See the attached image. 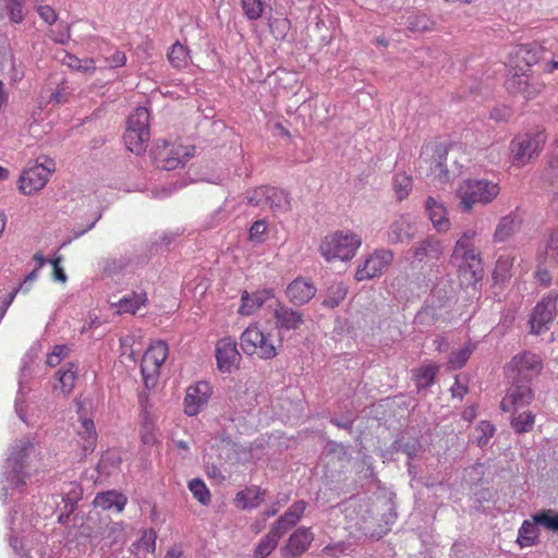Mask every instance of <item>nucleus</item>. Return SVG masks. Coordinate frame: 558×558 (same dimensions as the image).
Instances as JSON below:
<instances>
[{
  "instance_id": "obj_1",
  "label": "nucleus",
  "mask_w": 558,
  "mask_h": 558,
  "mask_svg": "<svg viewBox=\"0 0 558 558\" xmlns=\"http://www.w3.org/2000/svg\"><path fill=\"white\" fill-rule=\"evenodd\" d=\"M37 458L35 446L28 439H20L11 446L0 482L3 501L22 489L29 476L31 465Z\"/></svg>"
},
{
  "instance_id": "obj_2",
  "label": "nucleus",
  "mask_w": 558,
  "mask_h": 558,
  "mask_svg": "<svg viewBox=\"0 0 558 558\" xmlns=\"http://www.w3.org/2000/svg\"><path fill=\"white\" fill-rule=\"evenodd\" d=\"M498 182L481 179L463 180L457 189V197L460 201V208L464 213H470L475 206H486L492 204L500 194Z\"/></svg>"
},
{
  "instance_id": "obj_3",
  "label": "nucleus",
  "mask_w": 558,
  "mask_h": 558,
  "mask_svg": "<svg viewBox=\"0 0 558 558\" xmlns=\"http://www.w3.org/2000/svg\"><path fill=\"white\" fill-rule=\"evenodd\" d=\"M362 239L350 230H339L326 235L320 243L319 251L326 260H349L354 257Z\"/></svg>"
},
{
  "instance_id": "obj_4",
  "label": "nucleus",
  "mask_w": 558,
  "mask_h": 558,
  "mask_svg": "<svg viewBox=\"0 0 558 558\" xmlns=\"http://www.w3.org/2000/svg\"><path fill=\"white\" fill-rule=\"evenodd\" d=\"M149 138V112L145 107H138L128 118L125 145L133 154L141 155L146 150Z\"/></svg>"
},
{
  "instance_id": "obj_5",
  "label": "nucleus",
  "mask_w": 558,
  "mask_h": 558,
  "mask_svg": "<svg viewBox=\"0 0 558 558\" xmlns=\"http://www.w3.org/2000/svg\"><path fill=\"white\" fill-rule=\"evenodd\" d=\"M241 348L247 355H257L270 360L277 355L281 339L276 340L271 333H266L257 325H250L241 335Z\"/></svg>"
},
{
  "instance_id": "obj_6",
  "label": "nucleus",
  "mask_w": 558,
  "mask_h": 558,
  "mask_svg": "<svg viewBox=\"0 0 558 558\" xmlns=\"http://www.w3.org/2000/svg\"><path fill=\"white\" fill-rule=\"evenodd\" d=\"M193 154L194 147L192 146L158 141L153 150V158L157 168L170 171L184 166Z\"/></svg>"
},
{
  "instance_id": "obj_7",
  "label": "nucleus",
  "mask_w": 558,
  "mask_h": 558,
  "mask_svg": "<svg viewBox=\"0 0 558 558\" xmlns=\"http://www.w3.org/2000/svg\"><path fill=\"white\" fill-rule=\"evenodd\" d=\"M546 141L543 132L515 136L509 145V160L512 166L523 167L542 150Z\"/></svg>"
},
{
  "instance_id": "obj_8",
  "label": "nucleus",
  "mask_w": 558,
  "mask_h": 558,
  "mask_svg": "<svg viewBox=\"0 0 558 558\" xmlns=\"http://www.w3.org/2000/svg\"><path fill=\"white\" fill-rule=\"evenodd\" d=\"M168 356V344L163 341H156L146 350L141 362L143 381L147 389L156 386L160 368Z\"/></svg>"
},
{
  "instance_id": "obj_9",
  "label": "nucleus",
  "mask_w": 558,
  "mask_h": 558,
  "mask_svg": "<svg viewBox=\"0 0 558 558\" xmlns=\"http://www.w3.org/2000/svg\"><path fill=\"white\" fill-rule=\"evenodd\" d=\"M43 161L37 159L36 163L26 170L20 177V191L25 195H32L40 191L48 182L49 175L56 170L53 159L43 157Z\"/></svg>"
},
{
  "instance_id": "obj_10",
  "label": "nucleus",
  "mask_w": 558,
  "mask_h": 558,
  "mask_svg": "<svg viewBox=\"0 0 558 558\" xmlns=\"http://www.w3.org/2000/svg\"><path fill=\"white\" fill-rule=\"evenodd\" d=\"M543 369L542 359L530 351L514 355L508 364L512 380L530 384Z\"/></svg>"
},
{
  "instance_id": "obj_11",
  "label": "nucleus",
  "mask_w": 558,
  "mask_h": 558,
  "mask_svg": "<svg viewBox=\"0 0 558 558\" xmlns=\"http://www.w3.org/2000/svg\"><path fill=\"white\" fill-rule=\"evenodd\" d=\"M557 313L558 293L550 291L541 299L531 314V331L535 335H541L548 330Z\"/></svg>"
},
{
  "instance_id": "obj_12",
  "label": "nucleus",
  "mask_w": 558,
  "mask_h": 558,
  "mask_svg": "<svg viewBox=\"0 0 558 558\" xmlns=\"http://www.w3.org/2000/svg\"><path fill=\"white\" fill-rule=\"evenodd\" d=\"M451 263L469 283H475L483 277L482 257L476 248L462 250L460 252L453 250Z\"/></svg>"
},
{
  "instance_id": "obj_13",
  "label": "nucleus",
  "mask_w": 558,
  "mask_h": 558,
  "mask_svg": "<svg viewBox=\"0 0 558 558\" xmlns=\"http://www.w3.org/2000/svg\"><path fill=\"white\" fill-rule=\"evenodd\" d=\"M533 399L534 392L530 384L512 380L506 396L500 402V409L504 412H518L529 405Z\"/></svg>"
},
{
  "instance_id": "obj_14",
  "label": "nucleus",
  "mask_w": 558,
  "mask_h": 558,
  "mask_svg": "<svg viewBox=\"0 0 558 558\" xmlns=\"http://www.w3.org/2000/svg\"><path fill=\"white\" fill-rule=\"evenodd\" d=\"M393 253L389 250H377L369 255L355 272L357 281L368 280L383 274V271L391 264Z\"/></svg>"
},
{
  "instance_id": "obj_15",
  "label": "nucleus",
  "mask_w": 558,
  "mask_h": 558,
  "mask_svg": "<svg viewBox=\"0 0 558 558\" xmlns=\"http://www.w3.org/2000/svg\"><path fill=\"white\" fill-rule=\"evenodd\" d=\"M272 316L275 329H277L279 336L286 331L296 330L304 324L303 313L281 301H276L272 307Z\"/></svg>"
},
{
  "instance_id": "obj_16",
  "label": "nucleus",
  "mask_w": 558,
  "mask_h": 558,
  "mask_svg": "<svg viewBox=\"0 0 558 558\" xmlns=\"http://www.w3.org/2000/svg\"><path fill=\"white\" fill-rule=\"evenodd\" d=\"M83 489L76 482L69 483L63 489V508L57 510L58 523H69L78 520V513H75V505L81 500Z\"/></svg>"
},
{
  "instance_id": "obj_17",
  "label": "nucleus",
  "mask_w": 558,
  "mask_h": 558,
  "mask_svg": "<svg viewBox=\"0 0 558 558\" xmlns=\"http://www.w3.org/2000/svg\"><path fill=\"white\" fill-rule=\"evenodd\" d=\"M410 253L413 263H430L438 260L444 253V245L440 240L435 236H427L424 240L415 243Z\"/></svg>"
},
{
  "instance_id": "obj_18",
  "label": "nucleus",
  "mask_w": 558,
  "mask_h": 558,
  "mask_svg": "<svg viewBox=\"0 0 558 558\" xmlns=\"http://www.w3.org/2000/svg\"><path fill=\"white\" fill-rule=\"evenodd\" d=\"M211 389L208 383L199 381L186 389L184 412L189 416L197 415L207 404Z\"/></svg>"
},
{
  "instance_id": "obj_19",
  "label": "nucleus",
  "mask_w": 558,
  "mask_h": 558,
  "mask_svg": "<svg viewBox=\"0 0 558 558\" xmlns=\"http://www.w3.org/2000/svg\"><path fill=\"white\" fill-rule=\"evenodd\" d=\"M241 355L236 348V342L231 337L220 339L216 344V360L218 368L221 372L230 373L236 367Z\"/></svg>"
},
{
  "instance_id": "obj_20",
  "label": "nucleus",
  "mask_w": 558,
  "mask_h": 558,
  "mask_svg": "<svg viewBox=\"0 0 558 558\" xmlns=\"http://www.w3.org/2000/svg\"><path fill=\"white\" fill-rule=\"evenodd\" d=\"M315 284L304 278H295L286 288V296L294 306L307 304L316 294Z\"/></svg>"
},
{
  "instance_id": "obj_21",
  "label": "nucleus",
  "mask_w": 558,
  "mask_h": 558,
  "mask_svg": "<svg viewBox=\"0 0 558 558\" xmlns=\"http://www.w3.org/2000/svg\"><path fill=\"white\" fill-rule=\"evenodd\" d=\"M314 536L310 529H299L290 535L286 545L280 549L282 558H299L310 547Z\"/></svg>"
},
{
  "instance_id": "obj_22",
  "label": "nucleus",
  "mask_w": 558,
  "mask_h": 558,
  "mask_svg": "<svg viewBox=\"0 0 558 558\" xmlns=\"http://www.w3.org/2000/svg\"><path fill=\"white\" fill-rule=\"evenodd\" d=\"M415 218L410 215H400L389 226L387 235L392 244L409 242L414 238Z\"/></svg>"
},
{
  "instance_id": "obj_23",
  "label": "nucleus",
  "mask_w": 558,
  "mask_h": 558,
  "mask_svg": "<svg viewBox=\"0 0 558 558\" xmlns=\"http://www.w3.org/2000/svg\"><path fill=\"white\" fill-rule=\"evenodd\" d=\"M522 220L515 211L501 217L496 225L493 242H508L521 228Z\"/></svg>"
},
{
  "instance_id": "obj_24",
  "label": "nucleus",
  "mask_w": 558,
  "mask_h": 558,
  "mask_svg": "<svg viewBox=\"0 0 558 558\" xmlns=\"http://www.w3.org/2000/svg\"><path fill=\"white\" fill-rule=\"evenodd\" d=\"M78 367L75 363L69 362L61 366L56 373V381L52 385L54 391L69 396L77 380Z\"/></svg>"
},
{
  "instance_id": "obj_25",
  "label": "nucleus",
  "mask_w": 558,
  "mask_h": 558,
  "mask_svg": "<svg viewBox=\"0 0 558 558\" xmlns=\"http://www.w3.org/2000/svg\"><path fill=\"white\" fill-rule=\"evenodd\" d=\"M148 396L140 395V436L144 445L150 446L156 442L154 417L147 409Z\"/></svg>"
},
{
  "instance_id": "obj_26",
  "label": "nucleus",
  "mask_w": 558,
  "mask_h": 558,
  "mask_svg": "<svg viewBox=\"0 0 558 558\" xmlns=\"http://www.w3.org/2000/svg\"><path fill=\"white\" fill-rule=\"evenodd\" d=\"M272 298L274 291L271 289L256 291L252 294L247 291H243L241 294V306L239 307V313L243 316H250Z\"/></svg>"
},
{
  "instance_id": "obj_27",
  "label": "nucleus",
  "mask_w": 558,
  "mask_h": 558,
  "mask_svg": "<svg viewBox=\"0 0 558 558\" xmlns=\"http://www.w3.org/2000/svg\"><path fill=\"white\" fill-rule=\"evenodd\" d=\"M425 208L437 232L445 233L450 229V221L447 217L448 214L444 204L429 196L426 199Z\"/></svg>"
},
{
  "instance_id": "obj_28",
  "label": "nucleus",
  "mask_w": 558,
  "mask_h": 558,
  "mask_svg": "<svg viewBox=\"0 0 558 558\" xmlns=\"http://www.w3.org/2000/svg\"><path fill=\"white\" fill-rule=\"evenodd\" d=\"M128 502L126 496L117 490H107L97 494L94 499L95 508L107 510L112 513H120Z\"/></svg>"
},
{
  "instance_id": "obj_29",
  "label": "nucleus",
  "mask_w": 558,
  "mask_h": 558,
  "mask_svg": "<svg viewBox=\"0 0 558 558\" xmlns=\"http://www.w3.org/2000/svg\"><path fill=\"white\" fill-rule=\"evenodd\" d=\"M266 490L259 486H250L239 492L234 498V505L239 509L247 510L259 506L264 500Z\"/></svg>"
},
{
  "instance_id": "obj_30",
  "label": "nucleus",
  "mask_w": 558,
  "mask_h": 558,
  "mask_svg": "<svg viewBox=\"0 0 558 558\" xmlns=\"http://www.w3.org/2000/svg\"><path fill=\"white\" fill-rule=\"evenodd\" d=\"M286 533L284 525H274L269 533L260 539L254 550L255 558H266L276 548L278 541Z\"/></svg>"
},
{
  "instance_id": "obj_31",
  "label": "nucleus",
  "mask_w": 558,
  "mask_h": 558,
  "mask_svg": "<svg viewBox=\"0 0 558 558\" xmlns=\"http://www.w3.org/2000/svg\"><path fill=\"white\" fill-rule=\"evenodd\" d=\"M77 436L82 441L83 454L87 456L92 453L97 442V433L94 422L89 418H82L77 426Z\"/></svg>"
},
{
  "instance_id": "obj_32",
  "label": "nucleus",
  "mask_w": 558,
  "mask_h": 558,
  "mask_svg": "<svg viewBox=\"0 0 558 558\" xmlns=\"http://www.w3.org/2000/svg\"><path fill=\"white\" fill-rule=\"evenodd\" d=\"M147 302V294L144 291H132L121 298L112 305L118 308L119 313L135 314Z\"/></svg>"
},
{
  "instance_id": "obj_33",
  "label": "nucleus",
  "mask_w": 558,
  "mask_h": 558,
  "mask_svg": "<svg viewBox=\"0 0 558 558\" xmlns=\"http://www.w3.org/2000/svg\"><path fill=\"white\" fill-rule=\"evenodd\" d=\"M267 207L274 213H287L291 208L289 194L282 189L269 186Z\"/></svg>"
},
{
  "instance_id": "obj_34",
  "label": "nucleus",
  "mask_w": 558,
  "mask_h": 558,
  "mask_svg": "<svg viewBox=\"0 0 558 558\" xmlns=\"http://www.w3.org/2000/svg\"><path fill=\"white\" fill-rule=\"evenodd\" d=\"M446 156V148L440 145L436 146L434 149V157L436 159L429 167L434 179L437 180L440 184L447 183L450 179L449 171L445 165Z\"/></svg>"
},
{
  "instance_id": "obj_35",
  "label": "nucleus",
  "mask_w": 558,
  "mask_h": 558,
  "mask_svg": "<svg viewBox=\"0 0 558 558\" xmlns=\"http://www.w3.org/2000/svg\"><path fill=\"white\" fill-rule=\"evenodd\" d=\"M529 77L526 70H523L519 64H515V66L509 71L506 80V87L512 94H522L523 89L526 88Z\"/></svg>"
},
{
  "instance_id": "obj_36",
  "label": "nucleus",
  "mask_w": 558,
  "mask_h": 558,
  "mask_svg": "<svg viewBox=\"0 0 558 558\" xmlns=\"http://www.w3.org/2000/svg\"><path fill=\"white\" fill-rule=\"evenodd\" d=\"M348 287L343 282H332L328 286L323 305L328 308H335L345 299Z\"/></svg>"
},
{
  "instance_id": "obj_37",
  "label": "nucleus",
  "mask_w": 558,
  "mask_h": 558,
  "mask_svg": "<svg viewBox=\"0 0 558 558\" xmlns=\"http://www.w3.org/2000/svg\"><path fill=\"white\" fill-rule=\"evenodd\" d=\"M514 256L511 254H501L495 265L494 279L496 281H505L513 275Z\"/></svg>"
},
{
  "instance_id": "obj_38",
  "label": "nucleus",
  "mask_w": 558,
  "mask_h": 558,
  "mask_svg": "<svg viewBox=\"0 0 558 558\" xmlns=\"http://www.w3.org/2000/svg\"><path fill=\"white\" fill-rule=\"evenodd\" d=\"M535 422V415L532 411L525 410L523 412H515L513 411V414L511 416V427L515 430L518 434L527 433L530 432Z\"/></svg>"
},
{
  "instance_id": "obj_39",
  "label": "nucleus",
  "mask_w": 558,
  "mask_h": 558,
  "mask_svg": "<svg viewBox=\"0 0 558 558\" xmlns=\"http://www.w3.org/2000/svg\"><path fill=\"white\" fill-rule=\"evenodd\" d=\"M168 60L173 68L183 69L189 64L190 54L180 41H175L168 51Z\"/></svg>"
},
{
  "instance_id": "obj_40",
  "label": "nucleus",
  "mask_w": 558,
  "mask_h": 558,
  "mask_svg": "<svg viewBox=\"0 0 558 558\" xmlns=\"http://www.w3.org/2000/svg\"><path fill=\"white\" fill-rule=\"evenodd\" d=\"M515 58L519 62H523L527 68L536 64L541 59V50L537 46H520L515 50Z\"/></svg>"
},
{
  "instance_id": "obj_41",
  "label": "nucleus",
  "mask_w": 558,
  "mask_h": 558,
  "mask_svg": "<svg viewBox=\"0 0 558 558\" xmlns=\"http://www.w3.org/2000/svg\"><path fill=\"white\" fill-rule=\"evenodd\" d=\"M484 472H485V465L482 463H476L468 470V476L474 486L473 487L474 494L480 495L478 499L487 500L493 497V492L489 489H485V492L483 494H480V490H478L480 484L477 483V482L482 481V476L484 475Z\"/></svg>"
},
{
  "instance_id": "obj_42",
  "label": "nucleus",
  "mask_w": 558,
  "mask_h": 558,
  "mask_svg": "<svg viewBox=\"0 0 558 558\" xmlns=\"http://www.w3.org/2000/svg\"><path fill=\"white\" fill-rule=\"evenodd\" d=\"M63 63L69 68L80 71L84 74H93L96 70L94 59H80L76 56L66 53Z\"/></svg>"
},
{
  "instance_id": "obj_43",
  "label": "nucleus",
  "mask_w": 558,
  "mask_h": 558,
  "mask_svg": "<svg viewBox=\"0 0 558 558\" xmlns=\"http://www.w3.org/2000/svg\"><path fill=\"white\" fill-rule=\"evenodd\" d=\"M436 371V367L428 365L423 366L414 372L413 380L417 390L427 388L434 383Z\"/></svg>"
},
{
  "instance_id": "obj_44",
  "label": "nucleus",
  "mask_w": 558,
  "mask_h": 558,
  "mask_svg": "<svg viewBox=\"0 0 558 558\" xmlns=\"http://www.w3.org/2000/svg\"><path fill=\"white\" fill-rule=\"evenodd\" d=\"M474 347L470 343L462 347L460 350L452 352L448 360V366L450 369H460L462 368L466 362L469 361Z\"/></svg>"
},
{
  "instance_id": "obj_45",
  "label": "nucleus",
  "mask_w": 558,
  "mask_h": 558,
  "mask_svg": "<svg viewBox=\"0 0 558 558\" xmlns=\"http://www.w3.org/2000/svg\"><path fill=\"white\" fill-rule=\"evenodd\" d=\"M412 185H413V183H412L411 175H409L404 172L397 173L393 178V189H395L398 199H400V201L408 197V195L412 191Z\"/></svg>"
},
{
  "instance_id": "obj_46",
  "label": "nucleus",
  "mask_w": 558,
  "mask_h": 558,
  "mask_svg": "<svg viewBox=\"0 0 558 558\" xmlns=\"http://www.w3.org/2000/svg\"><path fill=\"white\" fill-rule=\"evenodd\" d=\"M538 525H521L517 542L520 547L533 546L538 538Z\"/></svg>"
},
{
  "instance_id": "obj_47",
  "label": "nucleus",
  "mask_w": 558,
  "mask_h": 558,
  "mask_svg": "<svg viewBox=\"0 0 558 558\" xmlns=\"http://www.w3.org/2000/svg\"><path fill=\"white\" fill-rule=\"evenodd\" d=\"M544 253L545 262L558 264V226L550 231Z\"/></svg>"
},
{
  "instance_id": "obj_48",
  "label": "nucleus",
  "mask_w": 558,
  "mask_h": 558,
  "mask_svg": "<svg viewBox=\"0 0 558 558\" xmlns=\"http://www.w3.org/2000/svg\"><path fill=\"white\" fill-rule=\"evenodd\" d=\"M243 14L248 21L258 20L264 12V2L262 0H241Z\"/></svg>"
},
{
  "instance_id": "obj_49",
  "label": "nucleus",
  "mask_w": 558,
  "mask_h": 558,
  "mask_svg": "<svg viewBox=\"0 0 558 558\" xmlns=\"http://www.w3.org/2000/svg\"><path fill=\"white\" fill-rule=\"evenodd\" d=\"M306 505L303 500L295 501L276 523H296L304 513Z\"/></svg>"
},
{
  "instance_id": "obj_50",
  "label": "nucleus",
  "mask_w": 558,
  "mask_h": 558,
  "mask_svg": "<svg viewBox=\"0 0 558 558\" xmlns=\"http://www.w3.org/2000/svg\"><path fill=\"white\" fill-rule=\"evenodd\" d=\"M269 186H258L247 193V203L254 207H267Z\"/></svg>"
},
{
  "instance_id": "obj_51",
  "label": "nucleus",
  "mask_w": 558,
  "mask_h": 558,
  "mask_svg": "<svg viewBox=\"0 0 558 558\" xmlns=\"http://www.w3.org/2000/svg\"><path fill=\"white\" fill-rule=\"evenodd\" d=\"M189 488L193 496L203 505H206L210 500V494L205 483L198 478L190 481Z\"/></svg>"
},
{
  "instance_id": "obj_52",
  "label": "nucleus",
  "mask_w": 558,
  "mask_h": 558,
  "mask_svg": "<svg viewBox=\"0 0 558 558\" xmlns=\"http://www.w3.org/2000/svg\"><path fill=\"white\" fill-rule=\"evenodd\" d=\"M478 232L476 228H469L464 230L460 238L457 240L453 250H458V252L462 250L475 248L474 240L477 236Z\"/></svg>"
},
{
  "instance_id": "obj_53",
  "label": "nucleus",
  "mask_w": 558,
  "mask_h": 558,
  "mask_svg": "<svg viewBox=\"0 0 558 558\" xmlns=\"http://www.w3.org/2000/svg\"><path fill=\"white\" fill-rule=\"evenodd\" d=\"M407 25L412 32H424L429 29V20L423 14H413L408 17Z\"/></svg>"
},
{
  "instance_id": "obj_54",
  "label": "nucleus",
  "mask_w": 558,
  "mask_h": 558,
  "mask_svg": "<svg viewBox=\"0 0 558 558\" xmlns=\"http://www.w3.org/2000/svg\"><path fill=\"white\" fill-rule=\"evenodd\" d=\"M477 430L481 433V435L477 437V445L480 447H484L494 436L495 427L489 422L482 421L477 426Z\"/></svg>"
},
{
  "instance_id": "obj_55",
  "label": "nucleus",
  "mask_w": 558,
  "mask_h": 558,
  "mask_svg": "<svg viewBox=\"0 0 558 558\" xmlns=\"http://www.w3.org/2000/svg\"><path fill=\"white\" fill-rule=\"evenodd\" d=\"M24 2L25 0H16L12 3H7L10 20L14 23H21L24 20Z\"/></svg>"
},
{
  "instance_id": "obj_56",
  "label": "nucleus",
  "mask_w": 558,
  "mask_h": 558,
  "mask_svg": "<svg viewBox=\"0 0 558 558\" xmlns=\"http://www.w3.org/2000/svg\"><path fill=\"white\" fill-rule=\"evenodd\" d=\"M128 265L125 257L110 258L105 260L104 272L108 275H114L122 271Z\"/></svg>"
},
{
  "instance_id": "obj_57",
  "label": "nucleus",
  "mask_w": 558,
  "mask_h": 558,
  "mask_svg": "<svg viewBox=\"0 0 558 558\" xmlns=\"http://www.w3.org/2000/svg\"><path fill=\"white\" fill-rule=\"evenodd\" d=\"M545 88V84L539 80H531L526 84V88L523 89L522 95L526 99L535 98Z\"/></svg>"
},
{
  "instance_id": "obj_58",
  "label": "nucleus",
  "mask_w": 558,
  "mask_h": 558,
  "mask_svg": "<svg viewBox=\"0 0 558 558\" xmlns=\"http://www.w3.org/2000/svg\"><path fill=\"white\" fill-rule=\"evenodd\" d=\"M533 523H558V512L554 510H543L533 515Z\"/></svg>"
},
{
  "instance_id": "obj_59",
  "label": "nucleus",
  "mask_w": 558,
  "mask_h": 558,
  "mask_svg": "<svg viewBox=\"0 0 558 558\" xmlns=\"http://www.w3.org/2000/svg\"><path fill=\"white\" fill-rule=\"evenodd\" d=\"M61 256H57L53 259H50L49 263L53 267V280L65 283L68 280L66 274L64 269L61 267Z\"/></svg>"
},
{
  "instance_id": "obj_60",
  "label": "nucleus",
  "mask_w": 558,
  "mask_h": 558,
  "mask_svg": "<svg viewBox=\"0 0 558 558\" xmlns=\"http://www.w3.org/2000/svg\"><path fill=\"white\" fill-rule=\"evenodd\" d=\"M116 462V458L113 453L107 452L104 454L97 465V471L100 475H109L110 470L108 469L109 465H113Z\"/></svg>"
},
{
  "instance_id": "obj_61",
  "label": "nucleus",
  "mask_w": 558,
  "mask_h": 558,
  "mask_svg": "<svg viewBox=\"0 0 558 558\" xmlns=\"http://www.w3.org/2000/svg\"><path fill=\"white\" fill-rule=\"evenodd\" d=\"M156 532L153 529L146 530L141 539L142 546L146 548L147 551H155L156 547Z\"/></svg>"
},
{
  "instance_id": "obj_62",
  "label": "nucleus",
  "mask_w": 558,
  "mask_h": 558,
  "mask_svg": "<svg viewBox=\"0 0 558 558\" xmlns=\"http://www.w3.org/2000/svg\"><path fill=\"white\" fill-rule=\"evenodd\" d=\"M37 12L39 16L49 25L53 24L57 20L54 10L49 5H38Z\"/></svg>"
},
{
  "instance_id": "obj_63",
  "label": "nucleus",
  "mask_w": 558,
  "mask_h": 558,
  "mask_svg": "<svg viewBox=\"0 0 558 558\" xmlns=\"http://www.w3.org/2000/svg\"><path fill=\"white\" fill-rule=\"evenodd\" d=\"M110 68L123 66L126 62V56L122 51H116L112 56L107 58Z\"/></svg>"
},
{
  "instance_id": "obj_64",
  "label": "nucleus",
  "mask_w": 558,
  "mask_h": 558,
  "mask_svg": "<svg viewBox=\"0 0 558 558\" xmlns=\"http://www.w3.org/2000/svg\"><path fill=\"white\" fill-rule=\"evenodd\" d=\"M266 222L264 220L255 221L252 227L250 228V238L251 239H258L260 235H263L266 231Z\"/></svg>"
}]
</instances>
